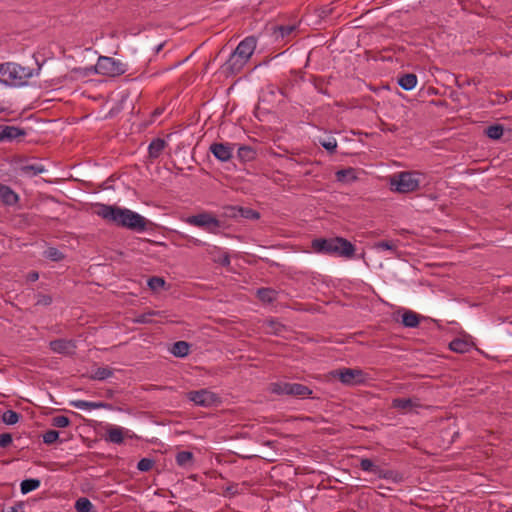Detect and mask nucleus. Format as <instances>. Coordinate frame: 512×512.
Instances as JSON below:
<instances>
[{"label": "nucleus", "instance_id": "nucleus-1", "mask_svg": "<svg viewBox=\"0 0 512 512\" xmlns=\"http://www.w3.org/2000/svg\"><path fill=\"white\" fill-rule=\"evenodd\" d=\"M97 215L118 227H123L135 232L147 230L152 223L140 214L115 205L99 204Z\"/></svg>", "mask_w": 512, "mask_h": 512}, {"label": "nucleus", "instance_id": "nucleus-2", "mask_svg": "<svg viewBox=\"0 0 512 512\" xmlns=\"http://www.w3.org/2000/svg\"><path fill=\"white\" fill-rule=\"evenodd\" d=\"M36 69L25 67L17 63L6 62L0 64V82L10 86H22L34 75H38L41 65L37 64Z\"/></svg>", "mask_w": 512, "mask_h": 512}, {"label": "nucleus", "instance_id": "nucleus-3", "mask_svg": "<svg viewBox=\"0 0 512 512\" xmlns=\"http://www.w3.org/2000/svg\"><path fill=\"white\" fill-rule=\"evenodd\" d=\"M331 378L338 379L346 386H355L365 382V373L359 368H340L332 370Z\"/></svg>", "mask_w": 512, "mask_h": 512}, {"label": "nucleus", "instance_id": "nucleus-4", "mask_svg": "<svg viewBox=\"0 0 512 512\" xmlns=\"http://www.w3.org/2000/svg\"><path fill=\"white\" fill-rule=\"evenodd\" d=\"M95 72L109 77H116L126 72V65L112 57L100 56L95 65Z\"/></svg>", "mask_w": 512, "mask_h": 512}, {"label": "nucleus", "instance_id": "nucleus-5", "mask_svg": "<svg viewBox=\"0 0 512 512\" xmlns=\"http://www.w3.org/2000/svg\"><path fill=\"white\" fill-rule=\"evenodd\" d=\"M391 185L400 193H410L418 189L419 180L412 172H401L391 178Z\"/></svg>", "mask_w": 512, "mask_h": 512}, {"label": "nucleus", "instance_id": "nucleus-6", "mask_svg": "<svg viewBox=\"0 0 512 512\" xmlns=\"http://www.w3.org/2000/svg\"><path fill=\"white\" fill-rule=\"evenodd\" d=\"M186 222L190 225L207 229L210 233H216L221 227L220 221L210 213H200L189 216Z\"/></svg>", "mask_w": 512, "mask_h": 512}, {"label": "nucleus", "instance_id": "nucleus-7", "mask_svg": "<svg viewBox=\"0 0 512 512\" xmlns=\"http://www.w3.org/2000/svg\"><path fill=\"white\" fill-rule=\"evenodd\" d=\"M187 397L190 401L202 407H210L219 402L218 395L207 389L190 391L187 393Z\"/></svg>", "mask_w": 512, "mask_h": 512}, {"label": "nucleus", "instance_id": "nucleus-8", "mask_svg": "<svg viewBox=\"0 0 512 512\" xmlns=\"http://www.w3.org/2000/svg\"><path fill=\"white\" fill-rule=\"evenodd\" d=\"M248 63L244 57L237 55L236 52L230 55L229 59L222 66L226 75H236L242 71L244 66Z\"/></svg>", "mask_w": 512, "mask_h": 512}, {"label": "nucleus", "instance_id": "nucleus-9", "mask_svg": "<svg viewBox=\"0 0 512 512\" xmlns=\"http://www.w3.org/2000/svg\"><path fill=\"white\" fill-rule=\"evenodd\" d=\"M311 247L317 253L336 255L337 252V243L335 238H318L312 241Z\"/></svg>", "mask_w": 512, "mask_h": 512}, {"label": "nucleus", "instance_id": "nucleus-10", "mask_svg": "<svg viewBox=\"0 0 512 512\" xmlns=\"http://www.w3.org/2000/svg\"><path fill=\"white\" fill-rule=\"evenodd\" d=\"M209 151L219 161L227 162L232 157L233 145L229 143H212L209 147Z\"/></svg>", "mask_w": 512, "mask_h": 512}, {"label": "nucleus", "instance_id": "nucleus-11", "mask_svg": "<svg viewBox=\"0 0 512 512\" xmlns=\"http://www.w3.org/2000/svg\"><path fill=\"white\" fill-rule=\"evenodd\" d=\"M256 45H257L256 37L248 36L237 45L234 52H236L237 55H240L249 61V59L251 58V56L253 55V53L256 49Z\"/></svg>", "mask_w": 512, "mask_h": 512}, {"label": "nucleus", "instance_id": "nucleus-12", "mask_svg": "<svg viewBox=\"0 0 512 512\" xmlns=\"http://www.w3.org/2000/svg\"><path fill=\"white\" fill-rule=\"evenodd\" d=\"M49 347L55 353L69 355L74 353V350L76 349V343L73 340L56 339L50 341Z\"/></svg>", "mask_w": 512, "mask_h": 512}, {"label": "nucleus", "instance_id": "nucleus-13", "mask_svg": "<svg viewBox=\"0 0 512 512\" xmlns=\"http://www.w3.org/2000/svg\"><path fill=\"white\" fill-rule=\"evenodd\" d=\"M337 252L336 255L344 258H353L355 255V246L345 238L336 237Z\"/></svg>", "mask_w": 512, "mask_h": 512}, {"label": "nucleus", "instance_id": "nucleus-14", "mask_svg": "<svg viewBox=\"0 0 512 512\" xmlns=\"http://www.w3.org/2000/svg\"><path fill=\"white\" fill-rule=\"evenodd\" d=\"M421 406L417 398H395L392 401V407L401 410H412Z\"/></svg>", "mask_w": 512, "mask_h": 512}, {"label": "nucleus", "instance_id": "nucleus-15", "mask_svg": "<svg viewBox=\"0 0 512 512\" xmlns=\"http://www.w3.org/2000/svg\"><path fill=\"white\" fill-rule=\"evenodd\" d=\"M71 405L78 409H98L104 408L108 410H112L113 406L106 402H90L85 400H76L72 401Z\"/></svg>", "mask_w": 512, "mask_h": 512}, {"label": "nucleus", "instance_id": "nucleus-16", "mask_svg": "<svg viewBox=\"0 0 512 512\" xmlns=\"http://www.w3.org/2000/svg\"><path fill=\"white\" fill-rule=\"evenodd\" d=\"M0 200L7 205H13L18 201V195L8 186L0 183Z\"/></svg>", "mask_w": 512, "mask_h": 512}, {"label": "nucleus", "instance_id": "nucleus-17", "mask_svg": "<svg viewBox=\"0 0 512 512\" xmlns=\"http://www.w3.org/2000/svg\"><path fill=\"white\" fill-rule=\"evenodd\" d=\"M1 131L3 132L4 140L8 141H12L27 134L25 129L7 125H3V129H1Z\"/></svg>", "mask_w": 512, "mask_h": 512}, {"label": "nucleus", "instance_id": "nucleus-18", "mask_svg": "<svg viewBox=\"0 0 512 512\" xmlns=\"http://www.w3.org/2000/svg\"><path fill=\"white\" fill-rule=\"evenodd\" d=\"M105 440L114 444H121L124 441L123 429L120 427H109Z\"/></svg>", "mask_w": 512, "mask_h": 512}, {"label": "nucleus", "instance_id": "nucleus-19", "mask_svg": "<svg viewBox=\"0 0 512 512\" xmlns=\"http://www.w3.org/2000/svg\"><path fill=\"white\" fill-rule=\"evenodd\" d=\"M290 396L306 398L312 394V390L300 383H290Z\"/></svg>", "mask_w": 512, "mask_h": 512}, {"label": "nucleus", "instance_id": "nucleus-20", "mask_svg": "<svg viewBox=\"0 0 512 512\" xmlns=\"http://www.w3.org/2000/svg\"><path fill=\"white\" fill-rule=\"evenodd\" d=\"M166 146L164 139L155 138L149 144L148 152L151 158H158Z\"/></svg>", "mask_w": 512, "mask_h": 512}, {"label": "nucleus", "instance_id": "nucleus-21", "mask_svg": "<svg viewBox=\"0 0 512 512\" xmlns=\"http://www.w3.org/2000/svg\"><path fill=\"white\" fill-rule=\"evenodd\" d=\"M44 166L41 164H23L19 167V171L21 174L26 176H36L42 172H44Z\"/></svg>", "mask_w": 512, "mask_h": 512}, {"label": "nucleus", "instance_id": "nucleus-22", "mask_svg": "<svg viewBox=\"0 0 512 512\" xmlns=\"http://www.w3.org/2000/svg\"><path fill=\"white\" fill-rule=\"evenodd\" d=\"M419 322H420V316L411 310L405 311L402 315V324L405 327H409V328L417 327L419 325Z\"/></svg>", "mask_w": 512, "mask_h": 512}, {"label": "nucleus", "instance_id": "nucleus-23", "mask_svg": "<svg viewBox=\"0 0 512 512\" xmlns=\"http://www.w3.org/2000/svg\"><path fill=\"white\" fill-rule=\"evenodd\" d=\"M381 479L391 480L394 483L403 481V475L394 470H385L380 467L379 472L376 474Z\"/></svg>", "mask_w": 512, "mask_h": 512}, {"label": "nucleus", "instance_id": "nucleus-24", "mask_svg": "<svg viewBox=\"0 0 512 512\" xmlns=\"http://www.w3.org/2000/svg\"><path fill=\"white\" fill-rule=\"evenodd\" d=\"M257 297L264 303H272L277 299V292L272 288H259Z\"/></svg>", "mask_w": 512, "mask_h": 512}, {"label": "nucleus", "instance_id": "nucleus-25", "mask_svg": "<svg viewBox=\"0 0 512 512\" xmlns=\"http://www.w3.org/2000/svg\"><path fill=\"white\" fill-rule=\"evenodd\" d=\"M398 84L404 90H412L417 84V77L412 73L404 74L399 78Z\"/></svg>", "mask_w": 512, "mask_h": 512}, {"label": "nucleus", "instance_id": "nucleus-26", "mask_svg": "<svg viewBox=\"0 0 512 512\" xmlns=\"http://www.w3.org/2000/svg\"><path fill=\"white\" fill-rule=\"evenodd\" d=\"M190 346L185 341L175 342L171 348V353L176 357H185L189 353Z\"/></svg>", "mask_w": 512, "mask_h": 512}, {"label": "nucleus", "instance_id": "nucleus-27", "mask_svg": "<svg viewBox=\"0 0 512 512\" xmlns=\"http://www.w3.org/2000/svg\"><path fill=\"white\" fill-rule=\"evenodd\" d=\"M255 155V150L250 146H241L238 148L237 156L242 162L252 161Z\"/></svg>", "mask_w": 512, "mask_h": 512}, {"label": "nucleus", "instance_id": "nucleus-28", "mask_svg": "<svg viewBox=\"0 0 512 512\" xmlns=\"http://www.w3.org/2000/svg\"><path fill=\"white\" fill-rule=\"evenodd\" d=\"M269 390L273 394L277 395H290V383L289 382H277L271 383Z\"/></svg>", "mask_w": 512, "mask_h": 512}, {"label": "nucleus", "instance_id": "nucleus-29", "mask_svg": "<svg viewBox=\"0 0 512 512\" xmlns=\"http://www.w3.org/2000/svg\"><path fill=\"white\" fill-rule=\"evenodd\" d=\"M295 29V25H280L274 28L273 33L277 39L281 38L282 40H284L286 37L291 35L295 31Z\"/></svg>", "mask_w": 512, "mask_h": 512}, {"label": "nucleus", "instance_id": "nucleus-30", "mask_svg": "<svg viewBox=\"0 0 512 512\" xmlns=\"http://www.w3.org/2000/svg\"><path fill=\"white\" fill-rule=\"evenodd\" d=\"M449 348L457 353H465L470 349V344L466 340L457 338L450 342Z\"/></svg>", "mask_w": 512, "mask_h": 512}, {"label": "nucleus", "instance_id": "nucleus-31", "mask_svg": "<svg viewBox=\"0 0 512 512\" xmlns=\"http://www.w3.org/2000/svg\"><path fill=\"white\" fill-rule=\"evenodd\" d=\"M40 484L41 482L38 479H25L20 484L21 493L27 494L31 491H34L40 487Z\"/></svg>", "mask_w": 512, "mask_h": 512}, {"label": "nucleus", "instance_id": "nucleus-32", "mask_svg": "<svg viewBox=\"0 0 512 512\" xmlns=\"http://www.w3.org/2000/svg\"><path fill=\"white\" fill-rule=\"evenodd\" d=\"M113 370L109 367H99L90 376L92 380H105L113 376Z\"/></svg>", "mask_w": 512, "mask_h": 512}, {"label": "nucleus", "instance_id": "nucleus-33", "mask_svg": "<svg viewBox=\"0 0 512 512\" xmlns=\"http://www.w3.org/2000/svg\"><path fill=\"white\" fill-rule=\"evenodd\" d=\"M503 132L504 128L500 124L490 125L485 129V134L493 140L500 139L503 135Z\"/></svg>", "mask_w": 512, "mask_h": 512}, {"label": "nucleus", "instance_id": "nucleus-34", "mask_svg": "<svg viewBox=\"0 0 512 512\" xmlns=\"http://www.w3.org/2000/svg\"><path fill=\"white\" fill-rule=\"evenodd\" d=\"M336 178L340 182H349L356 179L355 170L353 168L342 169L336 172Z\"/></svg>", "mask_w": 512, "mask_h": 512}, {"label": "nucleus", "instance_id": "nucleus-35", "mask_svg": "<svg viewBox=\"0 0 512 512\" xmlns=\"http://www.w3.org/2000/svg\"><path fill=\"white\" fill-rule=\"evenodd\" d=\"M77 512H94V506L88 498L81 497L75 503Z\"/></svg>", "mask_w": 512, "mask_h": 512}, {"label": "nucleus", "instance_id": "nucleus-36", "mask_svg": "<svg viewBox=\"0 0 512 512\" xmlns=\"http://www.w3.org/2000/svg\"><path fill=\"white\" fill-rule=\"evenodd\" d=\"M239 218L257 220L260 218V213L249 207L239 206Z\"/></svg>", "mask_w": 512, "mask_h": 512}, {"label": "nucleus", "instance_id": "nucleus-37", "mask_svg": "<svg viewBox=\"0 0 512 512\" xmlns=\"http://www.w3.org/2000/svg\"><path fill=\"white\" fill-rule=\"evenodd\" d=\"M193 453L190 451H180L176 454V463L179 466H187L192 463Z\"/></svg>", "mask_w": 512, "mask_h": 512}, {"label": "nucleus", "instance_id": "nucleus-38", "mask_svg": "<svg viewBox=\"0 0 512 512\" xmlns=\"http://www.w3.org/2000/svg\"><path fill=\"white\" fill-rule=\"evenodd\" d=\"M360 468L365 472H371L376 475L379 472L380 466L376 465L369 458H363L360 461Z\"/></svg>", "mask_w": 512, "mask_h": 512}, {"label": "nucleus", "instance_id": "nucleus-39", "mask_svg": "<svg viewBox=\"0 0 512 512\" xmlns=\"http://www.w3.org/2000/svg\"><path fill=\"white\" fill-rule=\"evenodd\" d=\"M44 256L47 259H50L55 262H59L65 258V255L55 247H49L47 250H45Z\"/></svg>", "mask_w": 512, "mask_h": 512}, {"label": "nucleus", "instance_id": "nucleus-40", "mask_svg": "<svg viewBox=\"0 0 512 512\" xmlns=\"http://www.w3.org/2000/svg\"><path fill=\"white\" fill-rule=\"evenodd\" d=\"M19 419L20 414L13 410H7L2 414V421L7 425H14L19 421Z\"/></svg>", "mask_w": 512, "mask_h": 512}, {"label": "nucleus", "instance_id": "nucleus-41", "mask_svg": "<svg viewBox=\"0 0 512 512\" xmlns=\"http://www.w3.org/2000/svg\"><path fill=\"white\" fill-rule=\"evenodd\" d=\"M158 314H159L158 311H149L146 313H142V314L138 315L134 321L136 323H140V324L152 323L153 322L152 317L155 315H158Z\"/></svg>", "mask_w": 512, "mask_h": 512}, {"label": "nucleus", "instance_id": "nucleus-42", "mask_svg": "<svg viewBox=\"0 0 512 512\" xmlns=\"http://www.w3.org/2000/svg\"><path fill=\"white\" fill-rule=\"evenodd\" d=\"M165 280L162 277L153 276L148 279V286L151 290H159L165 286Z\"/></svg>", "mask_w": 512, "mask_h": 512}, {"label": "nucleus", "instance_id": "nucleus-43", "mask_svg": "<svg viewBox=\"0 0 512 512\" xmlns=\"http://www.w3.org/2000/svg\"><path fill=\"white\" fill-rule=\"evenodd\" d=\"M70 425V419L64 415H58L53 417L52 426L57 428H65Z\"/></svg>", "mask_w": 512, "mask_h": 512}, {"label": "nucleus", "instance_id": "nucleus-44", "mask_svg": "<svg viewBox=\"0 0 512 512\" xmlns=\"http://www.w3.org/2000/svg\"><path fill=\"white\" fill-rule=\"evenodd\" d=\"M59 438V432L56 430H48L43 434V442L47 445L55 443Z\"/></svg>", "mask_w": 512, "mask_h": 512}, {"label": "nucleus", "instance_id": "nucleus-45", "mask_svg": "<svg viewBox=\"0 0 512 512\" xmlns=\"http://www.w3.org/2000/svg\"><path fill=\"white\" fill-rule=\"evenodd\" d=\"M153 466H154L153 459L142 458L137 464V469L142 472H147V471L151 470Z\"/></svg>", "mask_w": 512, "mask_h": 512}, {"label": "nucleus", "instance_id": "nucleus-46", "mask_svg": "<svg viewBox=\"0 0 512 512\" xmlns=\"http://www.w3.org/2000/svg\"><path fill=\"white\" fill-rule=\"evenodd\" d=\"M321 146L326 149L330 154L336 152L337 149V141L334 138H329L328 140L321 141Z\"/></svg>", "mask_w": 512, "mask_h": 512}, {"label": "nucleus", "instance_id": "nucleus-47", "mask_svg": "<svg viewBox=\"0 0 512 512\" xmlns=\"http://www.w3.org/2000/svg\"><path fill=\"white\" fill-rule=\"evenodd\" d=\"M239 206H226L223 208V215L228 218H239Z\"/></svg>", "mask_w": 512, "mask_h": 512}, {"label": "nucleus", "instance_id": "nucleus-48", "mask_svg": "<svg viewBox=\"0 0 512 512\" xmlns=\"http://www.w3.org/2000/svg\"><path fill=\"white\" fill-rule=\"evenodd\" d=\"M214 262L219 263L223 267L230 265V256L227 252H221L217 258H213Z\"/></svg>", "mask_w": 512, "mask_h": 512}, {"label": "nucleus", "instance_id": "nucleus-49", "mask_svg": "<svg viewBox=\"0 0 512 512\" xmlns=\"http://www.w3.org/2000/svg\"><path fill=\"white\" fill-rule=\"evenodd\" d=\"M376 248L396 251L397 247L393 241H380L376 243Z\"/></svg>", "mask_w": 512, "mask_h": 512}, {"label": "nucleus", "instance_id": "nucleus-50", "mask_svg": "<svg viewBox=\"0 0 512 512\" xmlns=\"http://www.w3.org/2000/svg\"><path fill=\"white\" fill-rule=\"evenodd\" d=\"M12 435L10 433L0 434V447L6 448L12 443Z\"/></svg>", "mask_w": 512, "mask_h": 512}, {"label": "nucleus", "instance_id": "nucleus-51", "mask_svg": "<svg viewBox=\"0 0 512 512\" xmlns=\"http://www.w3.org/2000/svg\"><path fill=\"white\" fill-rule=\"evenodd\" d=\"M51 303H52V297L49 295H46V294L39 295L37 302H36L37 305H42V306H48Z\"/></svg>", "mask_w": 512, "mask_h": 512}, {"label": "nucleus", "instance_id": "nucleus-52", "mask_svg": "<svg viewBox=\"0 0 512 512\" xmlns=\"http://www.w3.org/2000/svg\"><path fill=\"white\" fill-rule=\"evenodd\" d=\"M226 493L229 495H235L238 493V485H230L226 488Z\"/></svg>", "mask_w": 512, "mask_h": 512}, {"label": "nucleus", "instance_id": "nucleus-53", "mask_svg": "<svg viewBox=\"0 0 512 512\" xmlns=\"http://www.w3.org/2000/svg\"><path fill=\"white\" fill-rule=\"evenodd\" d=\"M23 506L24 504L19 502L15 506L11 507L9 512H23Z\"/></svg>", "mask_w": 512, "mask_h": 512}, {"label": "nucleus", "instance_id": "nucleus-54", "mask_svg": "<svg viewBox=\"0 0 512 512\" xmlns=\"http://www.w3.org/2000/svg\"><path fill=\"white\" fill-rule=\"evenodd\" d=\"M189 241H190L191 243H193L194 245H196V246L204 245V243H203L201 240L196 239V238H193V237H190V238H189Z\"/></svg>", "mask_w": 512, "mask_h": 512}, {"label": "nucleus", "instance_id": "nucleus-55", "mask_svg": "<svg viewBox=\"0 0 512 512\" xmlns=\"http://www.w3.org/2000/svg\"><path fill=\"white\" fill-rule=\"evenodd\" d=\"M29 278H30V280H32V281L37 280V279H38V273H37V272H32V273H30V274H29Z\"/></svg>", "mask_w": 512, "mask_h": 512}, {"label": "nucleus", "instance_id": "nucleus-56", "mask_svg": "<svg viewBox=\"0 0 512 512\" xmlns=\"http://www.w3.org/2000/svg\"><path fill=\"white\" fill-rule=\"evenodd\" d=\"M163 46H164V43L159 44V45L156 47L155 52H156V53H159V52L162 50Z\"/></svg>", "mask_w": 512, "mask_h": 512}, {"label": "nucleus", "instance_id": "nucleus-57", "mask_svg": "<svg viewBox=\"0 0 512 512\" xmlns=\"http://www.w3.org/2000/svg\"><path fill=\"white\" fill-rule=\"evenodd\" d=\"M387 129H388L389 131H391V132H395V131H397V129H398V128H397V126H396V125H391V126H390V127H388Z\"/></svg>", "mask_w": 512, "mask_h": 512}, {"label": "nucleus", "instance_id": "nucleus-58", "mask_svg": "<svg viewBox=\"0 0 512 512\" xmlns=\"http://www.w3.org/2000/svg\"><path fill=\"white\" fill-rule=\"evenodd\" d=\"M107 397H109V398L113 397V391L112 390H108L107 391Z\"/></svg>", "mask_w": 512, "mask_h": 512}, {"label": "nucleus", "instance_id": "nucleus-59", "mask_svg": "<svg viewBox=\"0 0 512 512\" xmlns=\"http://www.w3.org/2000/svg\"><path fill=\"white\" fill-rule=\"evenodd\" d=\"M4 110H5L4 108L0 107V113L4 112Z\"/></svg>", "mask_w": 512, "mask_h": 512}]
</instances>
